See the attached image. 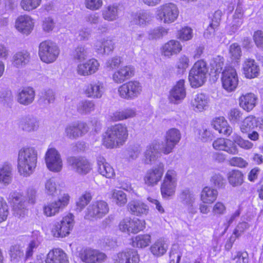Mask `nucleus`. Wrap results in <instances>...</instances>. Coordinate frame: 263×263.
<instances>
[{
	"instance_id": "nucleus-1",
	"label": "nucleus",
	"mask_w": 263,
	"mask_h": 263,
	"mask_svg": "<svg viewBox=\"0 0 263 263\" xmlns=\"http://www.w3.org/2000/svg\"><path fill=\"white\" fill-rule=\"evenodd\" d=\"M37 151L33 147L25 146L18 152L17 170L19 174L25 177L32 175L36 167Z\"/></svg>"
},
{
	"instance_id": "nucleus-2",
	"label": "nucleus",
	"mask_w": 263,
	"mask_h": 263,
	"mask_svg": "<svg viewBox=\"0 0 263 263\" xmlns=\"http://www.w3.org/2000/svg\"><path fill=\"white\" fill-rule=\"evenodd\" d=\"M128 132L125 124L118 123L107 129L103 135L102 143L107 148L122 145L127 139Z\"/></svg>"
},
{
	"instance_id": "nucleus-3",
	"label": "nucleus",
	"mask_w": 263,
	"mask_h": 263,
	"mask_svg": "<svg viewBox=\"0 0 263 263\" xmlns=\"http://www.w3.org/2000/svg\"><path fill=\"white\" fill-rule=\"evenodd\" d=\"M36 193V190L32 188L27 190L26 196L19 192L11 193L9 198L12 203L14 214L19 216L24 215L27 202L31 204L35 203Z\"/></svg>"
},
{
	"instance_id": "nucleus-4",
	"label": "nucleus",
	"mask_w": 263,
	"mask_h": 263,
	"mask_svg": "<svg viewBox=\"0 0 263 263\" xmlns=\"http://www.w3.org/2000/svg\"><path fill=\"white\" fill-rule=\"evenodd\" d=\"M179 10L176 4L166 3L160 5L156 9L157 20L161 23L170 24L175 22L178 17Z\"/></svg>"
},
{
	"instance_id": "nucleus-5",
	"label": "nucleus",
	"mask_w": 263,
	"mask_h": 263,
	"mask_svg": "<svg viewBox=\"0 0 263 263\" xmlns=\"http://www.w3.org/2000/svg\"><path fill=\"white\" fill-rule=\"evenodd\" d=\"M73 225L74 216L69 213L63 217L60 222L53 226L51 231V234L54 237H65L70 234Z\"/></svg>"
},
{
	"instance_id": "nucleus-6",
	"label": "nucleus",
	"mask_w": 263,
	"mask_h": 263,
	"mask_svg": "<svg viewBox=\"0 0 263 263\" xmlns=\"http://www.w3.org/2000/svg\"><path fill=\"white\" fill-rule=\"evenodd\" d=\"M39 55L41 60L45 63L49 64L55 61L59 54V50L55 43L45 41L40 44Z\"/></svg>"
},
{
	"instance_id": "nucleus-7",
	"label": "nucleus",
	"mask_w": 263,
	"mask_h": 263,
	"mask_svg": "<svg viewBox=\"0 0 263 263\" xmlns=\"http://www.w3.org/2000/svg\"><path fill=\"white\" fill-rule=\"evenodd\" d=\"M70 199L68 193H64L57 200L47 203L43 208L44 215L47 217L56 215L68 205Z\"/></svg>"
},
{
	"instance_id": "nucleus-8",
	"label": "nucleus",
	"mask_w": 263,
	"mask_h": 263,
	"mask_svg": "<svg viewBox=\"0 0 263 263\" xmlns=\"http://www.w3.org/2000/svg\"><path fill=\"white\" fill-rule=\"evenodd\" d=\"M142 84L138 81H130L120 86L118 91L119 96L125 99L132 100L137 98L142 92Z\"/></svg>"
},
{
	"instance_id": "nucleus-9",
	"label": "nucleus",
	"mask_w": 263,
	"mask_h": 263,
	"mask_svg": "<svg viewBox=\"0 0 263 263\" xmlns=\"http://www.w3.org/2000/svg\"><path fill=\"white\" fill-rule=\"evenodd\" d=\"M108 203L104 200H97L90 204L86 211L85 218L87 219H101L108 212Z\"/></svg>"
},
{
	"instance_id": "nucleus-10",
	"label": "nucleus",
	"mask_w": 263,
	"mask_h": 263,
	"mask_svg": "<svg viewBox=\"0 0 263 263\" xmlns=\"http://www.w3.org/2000/svg\"><path fill=\"white\" fill-rule=\"evenodd\" d=\"M145 221L138 218L126 217L123 219L119 224V229L122 232L128 234H136L145 228Z\"/></svg>"
},
{
	"instance_id": "nucleus-11",
	"label": "nucleus",
	"mask_w": 263,
	"mask_h": 263,
	"mask_svg": "<svg viewBox=\"0 0 263 263\" xmlns=\"http://www.w3.org/2000/svg\"><path fill=\"white\" fill-rule=\"evenodd\" d=\"M222 72L221 82L223 88L228 92L234 91L238 84V78L233 67H225Z\"/></svg>"
},
{
	"instance_id": "nucleus-12",
	"label": "nucleus",
	"mask_w": 263,
	"mask_h": 263,
	"mask_svg": "<svg viewBox=\"0 0 263 263\" xmlns=\"http://www.w3.org/2000/svg\"><path fill=\"white\" fill-rule=\"evenodd\" d=\"M45 160L48 169L53 172H59L63 167V161L59 152L54 148H49L46 153Z\"/></svg>"
},
{
	"instance_id": "nucleus-13",
	"label": "nucleus",
	"mask_w": 263,
	"mask_h": 263,
	"mask_svg": "<svg viewBox=\"0 0 263 263\" xmlns=\"http://www.w3.org/2000/svg\"><path fill=\"white\" fill-rule=\"evenodd\" d=\"M164 165L159 163L157 166L148 170L143 178L144 184L149 187H153L158 184L164 174Z\"/></svg>"
},
{
	"instance_id": "nucleus-14",
	"label": "nucleus",
	"mask_w": 263,
	"mask_h": 263,
	"mask_svg": "<svg viewBox=\"0 0 263 263\" xmlns=\"http://www.w3.org/2000/svg\"><path fill=\"white\" fill-rule=\"evenodd\" d=\"M181 135L180 130L176 128H172L168 129L165 137L164 144L161 143V151L164 154H168L171 153L181 139Z\"/></svg>"
},
{
	"instance_id": "nucleus-15",
	"label": "nucleus",
	"mask_w": 263,
	"mask_h": 263,
	"mask_svg": "<svg viewBox=\"0 0 263 263\" xmlns=\"http://www.w3.org/2000/svg\"><path fill=\"white\" fill-rule=\"evenodd\" d=\"M79 256L85 263H100L104 261L106 259V255L104 253L89 248L82 249Z\"/></svg>"
},
{
	"instance_id": "nucleus-16",
	"label": "nucleus",
	"mask_w": 263,
	"mask_h": 263,
	"mask_svg": "<svg viewBox=\"0 0 263 263\" xmlns=\"http://www.w3.org/2000/svg\"><path fill=\"white\" fill-rule=\"evenodd\" d=\"M208 69L207 67H193L189 74V80L191 86L198 88L205 83Z\"/></svg>"
},
{
	"instance_id": "nucleus-17",
	"label": "nucleus",
	"mask_w": 263,
	"mask_h": 263,
	"mask_svg": "<svg viewBox=\"0 0 263 263\" xmlns=\"http://www.w3.org/2000/svg\"><path fill=\"white\" fill-rule=\"evenodd\" d=\"M67 162L71 169L80 175H86L92 169V165L88 160L84 158L70 157Z\"/></svg>"
},
{
	"instance_id": "nucleus-18",
	"label": "nucleus",
	"mask_w": 263,
	"mask_h": 263,
	"mask_svg": "<svg viewBox=\"0 0 263 263\" xmlns=\"http://www.w3.org/2000/svg\"><path fill=\"white\" fill-rule=\"evenodd\" d=\"M88 130L87 124L83 122H74L68 124L65 128V136L71 139L82 136Z\"/></svg>"
},
{
	"instance_id": "nucleus-19",
	"label": "nucleus",
	"mask_w": 263,
	"mask_h": 263,
	"mask_svg": "<svg viewBox=\"0 0 263 263\" xmlns=\"http://www.w3.org/2000/svg\"><path fill=\"white\" fill-rule=\"evenodd\" d=\"M112 80L117 84H121L134 75L132 67H116L112 69Z\"/></svg>"
},
{
	"instance_id": "nucleus-20",
	"label": "nucleus",
	"mask_w": 263,
	"mask_h": 263,
	"mask_svg": "<svg viewBox=\"0 0 263 263\" xmlns=\"http://www.w3.org/2000/svg\"><path fill=\"white\" fill-rule=\"evenodd\" d=\"M34 27L33 20L28 15L19 16L15 21V27L20 32L26 34H29Z\"/></svg>"
},
{
	"instance_id": "nucleus-21",
	"label": "nucleus",
	"mask_w": 263,
	"mask_h": 263,
	"mask_svg": "<svg viewBox=\"0 0 263 263\" xmlns=\"http://www.w3.org/2000/svg\"><path fill=\"white\" fill-rule=\"evenodd\" d=\"M210 99L208 95L203 93L196 95L191 102V107L196 112L206 110L209 106Z\"/></svg>"
},
{
	"instance_id": "nucleus-22",
	"label": "nucleus",
	"mask_w": 263,
	"mask_h": 263,
	"mask_svg": "<svg viewBox=\"0 0 263 263\" xmlns=\"http://www.w3.org/2000/svg\"><path fill=\"white\" fill-rule=\"evenodd\" d=\"M105 90L104 84L100 81L92 82L84 90L85 95L89 98L100 99Z\"/></svg>"
},
{
	"instance_id": "nucleus-23",
	"label": "nucleus",
	"mask_w": 263,
	"mask_h": 263,
	"mask_svg": "<svg viewBox=\"0 0 263 263\" xmlns=\"http://www.w3.org/2000/svg\"><path fill=\"white\" fill-rule=\"evenodd\" d=\"M35 98V91L31 87L20 89L16 95V101L20 104L27 106L31 104Z\"/></svg>"
},
{
	"instance_id": "nucleus-24",
	"label": "nucleus",
	"mask_w": 263,
	"mask_h": 263,
	"mask_svg": "<svg viewBox=\"0 0 263 263\" xmlns=\"http://www.w3.org/2000/svg\"><path fill=\"white\" fill-rule=\"evenodd\" d=\"M161 148V143L160 142L154 141L149 144L144 152L143 158L144 163L149 164L156 161L159 151L162 152Z\"/></svg>"
},
{
	"instance_id": "nucleus-25",
	"label": "nucleus",
	"mask_w": 263,
	"mask_h": 263,
	"mask_svg": "<svg viewBox=\"0 0 263 263\" xmlns=\"http://www.w3.org/2000/svg\"><path fill=\"white\" fill-rule=\"evenodd\" d=\"M186 96L184 88V81L180 80L170 91L169 100L172 103L177 104L184 99Z\"/></svg>"
},
{
	"instance_id": "nucleus-26",
	"label": "nucleus",
	"mask_w": 263,
	"mask_h": 263,
	"mask_svg": "<svg viewBox=\"0 0 263 263\" xmlns=\"http://www.w3.org/2000/svg\"><path fill=\"white\" fill-rule=\"evenodd\" d=\"M19 126L24 132L32 133L39 129L40 121L36 117L28 115L21 120Z\"/></svg>"
},
{
	"instance_id": "nucleus-27",
	"label": "nucleus",
	"mask_w": 263,
	"mask_h": 263,
	"mask_svg": "<svg viewBox=\"0 0 263 263\" xmlns=\"http://www.w3.org/2000/svg\"><path fill=\"white\" fill-rule=\"evenodd\" d=\"M127 207L131 214L137 216L146 215L149 212L148 206L140 200L130 201L128 203Z\"/></svg>"
},
{
	"instance_id": "nucleus-28",
	"label": "nucleus",
	"mask_w": 263,
	"mask_h": 263,
	"mask_svg": "<svg viewBox=\"0 0 263 263\" xmlns=\"http://www.w3.org/2000/svg\"><path fill=\"white\" fill-rule=\"evenodd\" d=\"M45 263H68L66 254L60 249H54L47 255Z\"/></svg>"
},
{
	"instance_id": "nucleus-29",
	"label": "nucleus",
	"mask_w": 263,
	"mask_h": 263,
	"mask_svg": "<svg viewBox=\"0 0 263 263\" xmlns=\"http://www.w3.org/2000/svg\"><path fill=\"white\" fill-rule=\"evenodd\" d=\"M133 22L140 26L145 27L153 21V14L147 10H140L132 15Z\"/></svg>"
},
{
	"instance_id": "nucleus-30",
	"label": "nucleus",
	"mask_w": 263,
	"mask_h": 263,
	"mask_svg": "<svg viewBox=\"0 0 263 263\" xmlns=\"http://www.w3.org/2000/svg\"><path fill=\"white\" fill-rule=\"evenodd\" d=\"M182 49L180 42L177 40H172L166 43L162 48L163 55L171 57L178 54Z\"/></svg>"
},
{
	"instance_id": "nucleus-31",
	"label": "nucleus",
	"mask_w": 263,
	"mask_h": 263,
	"mask_svg": "<svg viewBox=\"0 0 263 263\" xmlns=\"http://www.w3.org/2000/svg\"><path fill=\"white\" fill-rule=\"evenodd\" d=\"M139 261L137 252L134 249H128L118 254L115 263H138Z\"/></svg>"
},
{
	"instance_id": "nucleus-32",
	"label": "nucleus",
	"mask_w": 263,
	"mask_h": 263,
	"mask_svg": "<svg viewBox=\"0 0 263 263\" xmlns=\"http://www.w3.org/2000/svg\"><path fill=\"white\" fill-rule=\"evenodd\" d=\"M97 161L98 171L101 175L107 178H111L115 176L114 169L104 157H98Z\"/></svg>"
},
{
	"instance_id": "nucleus-33",
	"label": "nucleus",
	"mask_w": 263,
	"mask_h": 263,
	"mask_svg": "<svg viewBox=\"0 0 263 263\" xmlns=\"http://www.w3.org/2000/svg\"><path fill=\"white\" fill-rule=\"evenodd\" d=\"M259 120L254 116H249L242 121L240 129L243 133H247L255 127L259 126L260 128H263V120H260L261 123L258 124Z\"/></svg>"
},
{
	"instance_id": "nucleus-34",
	"label": "nucleus",
	"mask_w": 263,
	"mask_h": 263,
	"mask_svg": "<svg viewBox=\"0 0 263 263\" xmlns=\"http://www.w3.org/2000/svg\"><path fill=\"white\" fill-rule=\"evenodd\" d=\"M212 125L219 133L226 136H229L232 132V128L223 117L215 118L212 122Z\"/></svg>"
},
{
	"instance_id": "nucleus-35",
	"label": "nucleus",
	"mask_w": 263,
	"mask_h": 263,
	"mask_svg": "<svg viewBox=\"0 0 263 263\" xmlns=\"http://www.w3.org/2000/svg\"><path fill=\"white\" fill-rule=\"evenodd\" d=\"M218 195V191L210 186H205L202 190L200 197L203 203L212 204L217 199Z\"/></svg>"
},
{
	"instance_id": "nucleus-36",
	"label": "nucleus",
	"mask_w": 263,
	"mask_h": 263,
	"mask_svg": "<svg viewBox=\"0 0 263 263\" xmlns=\"http://www.w3.org/2000/svg\"><path fill=\"white\" fill-rule=\"evenodd\" d=\"M120 9L116 4L105 6L102 11L103 18L109 22H113L118 19Z\"/></svg>"
},
{
	"instance_id": "nucleus-37",
	"label": "nucleus",
	"mask_w": 263,
	"mask_h": 263,
	"mask_svg": "<svg viewBox=\"0 0 263 263\" xmlns=\"http://www.w3.org/2000/svg\"><path fill=\"white\" fill-rule=\"evenodd\" d=\"M168 247L166 240L164 238H160L151 246L150 251L153 255L158 257L166 252Z\"/></svg>"
},
{
	"instance_id": "nucleus-38",
	"label": "nucleus",
	"mask_w": 263,
	"mask_h": 263,
	"mask_svg": "<svg viewBox=\"0 0 263 263\" xmlns=\"http://www.w3.org/2000/svg\"><path fill=\"white\" fill-rule=\"evenodd\" d=\"M257 98L253 93H248L242 95L239 98L240 106L244 109L249 111L256 105Z\"/></svg>"
},
{
	"instance_id": "nucleus-39",
	"label": "nucleus",
	"mask_w": 263,
	"mask_h": 263,
	"mask_svg": "<svg viewBox=\"0 0 263 263\" xmlns=\"http://www.w3.org/2000/svg\"><path fill=\"white\" fill-rule=\"evenodd\" d=\"M30 55L26 50L16 52L12 57L13 64L17 66H25L29 64Z\"/></svg>"
},
{
	"instance_id": "nucleus-40",
	"label": "nucleus",
	"mask_w": 263,
	"mask_h": 263,
	"mask_svg": "<svg viewBox=\"0 0 263 263\" xmlns=\"http://www.w3.org/2000/svg\"><path fill=\"white\" fill-rule=\"evenodd\" d=\"M12 167L11 164L5 163L0 166V183L9 184L12 180Z\"/></svg>"
},
{
	"instance_id": "nucleus-41",
	"label": "nucleus",
	"mask_w": 263,
	"mask_h": 263,
	"mask_svg": "<svg viewBox=\"0 0 263 263\" xmlns=\"http://www.w3.org/2000/svg\"><path fill=\"white\" fill-rule=\"evenodd\" d=\"M96 50L99 53L108 54L114 49V43L111 40L104 39L97 41L95 45Z\"/></svg>"
},
{
	"instance_id": "nucleus-42",
	"label": "nucleus",
	"mask_w": 263,
	"mask_h": 263,
	"mask_svg": "<svg viewBox=\"0 0 263 263\" xmlns=\"http://www.w3.org/2000/svg\"><path fill=\"white\" fill-rule=\"evenodd\" d=\"M152 237L150 234H140L132 239V246L134 247L143 249L148 247L151 243Z\"/></svg>"
},
{
	"instance_id": "nucleus-43",
	"label": "nucleus",
	"mask_w": 263,
	"mask_h": 263,
	"mask_svg": "<svg viewBox=\"0 0 263 263\" xmlns=\"http://www.w3.org/2000/svg\"><path fill=\"white\" fill-rule=\"evenodd\" d=\"M177 183L163 180L160 186L162 197L168 198L175 194Z\"/></svg>"
},
{
	"instance_id": "nucleus-44",
	"label": "nucleus",
	"mask_w": 263,
	"mask_h": 263,
	"mask_svg": "<svg viewBox=\"0 0 263 263\" xmlns=\"http://www.w3.org/2000/svg\"><path fill=\"white\" fill-rule=\"evenodd\" d=\"M136 116V109L128 108L121 111L115 112L112 115V118L115 121H120L133 118Z\"/></svg>"
},
{
	"instance_id": "nucleus-45",
	"label": "nucleus",
	"mask_w": 263,
	"mask_h": 263,
	"mask_svg": "<svg viewBox=\"0 0 263 263\" xmlns=\"http://www.w3.org/2000/svg\"><path fill=\"white\" fill-rule=\"evenodd\" d=\"M110 199L118 206L124 205L127 202L126 194L122 190H113L110 192Z\"/></svg>"
},
{
	"instance_id": "nucleus-46",
	"label": "nucleus",
	"mask_w": 263,
	"mask_h": 263,
	"mask_svg": "<svg viewBox=\"0 0 263 263\" xmlns=\"http://www.w3.org/2000/svg\"><path fill=\"white\" fill-rule=\"evenodd\" d=\"M228 180L232 186H238L243 182V175L240 171L233 170L228 174Z\"/></svg>"
},
{
	"instance_id": "nucleus-47",
	"label": "nucleus",
	"mask_w": 263,
	"mask_h": 263,
	"mask_svg": "<svg viewBox=\"0 0 263 263\" xmlns=\"http://www.w3.org/2000/svg\"><path fill=\"white\" fill-rule=\"evenodd\" d=\"M179 199L180 202L183 204L195 203L196 200V196L193 191L185 189L182 190L179 195Z\"/></svg>"
},
{
	"instance_id": "nucleus-48",
	"label": "nucleus",
	"mask_w": 263,
	"mask_h": 263,
	"mask_svg": "<svg viewBox=\"0 0 263 263\" xmlns=\"http://www.w3.org/2000/svg\"><path fill=\"white\" fill-rule=\"evenodd\" d=\"M95 108V103L91 100H82L77 105V110L81 114H88L93 111Z\"/></svg>"
},
{
	"instance_id": "nucleus-49",
	"label": "nucleus",
	"mask_w": 263,
	"mask_h": 263,
	"mask_svg": "<svg viewBox=\"0 0 263 263\" xmlns=\"http://www.w3.org/2000/svg\"><path fill=\"white\" fill-rule=\"evenodd\" d=\"M92 199V195L89 192L82 194L76 202V211H82Z\"/></svg>"
},
{
	"instance_id": "nucleus-50",
	"label": "nucleus",
	"mask_w": 263,
	"mask_h": 263,
	"mask_svg": "<svg viewBox=\"0 0 263 263\" xmlns=\"http://www.w3.org/2000/svg\"><path fill=\"white\" fill-rule=\"evenodd\" d=\"M229 54L232 62L237 63L241 56V49L237 43H233L229 47Z\"/></svg>"
},
{
	"instance_id": "nucleus-51",
	"label": "nucleus",
	"mask_w": 263,
	"mask_h": 263,
	"mask_svg": "<svg viewBox=\"0 0 263 263\" xmlns=\"http://www.w3.org/2000/svg\"><path fill=\"white\" fill-rule=\"evenodd\" d=\"M45 193L49 195L53 196L57 192L58 184L54 178L47 179L45 182Z\"/></svg>"
},
{
	"instance_id": "nucleus-52",
	"label": "nucleus",
	"mask_w": 263,
	"mask_h": 263,
	"mask_svg": "<svg viewBox=\"0 0 263 263\" xmlns=\"http://www.w3.org/2000/svg\"><path fill=\"white\" fill-rule=\"evenodd\" d=\"M73 58L77 62H82L85 60L87 51L84 46H79L73 52Z\"/></svg>"
},
{
	"instance_id": "nucleus-53",
	"label": "nucleus",
	"mask_w": 263,
	"mask_h": 263,
	"mask_svg": "<svg viewBox=\"0 0 263 263\" xmlns=\"http://www.w3.org/2000/svg\"><path fill=\"white\" fill-rule=\"evenodd\" d=\"M41 1L42 0H22L20 5L24 10L30 11L37 8Z\"/></svg>"
},
{
	"instance_id": "nucleus-54",
	"label": "nucleus",
	"mask_w": 263,
	"mask_h": 263,
	"mask_svg": "<svg viewBox=\"0 0 263 263\" xmlns=\"http://www.w3.org/2000/svg\"><path fill=\"white\" fill-rule=\"evenodd\" d=\"M211 183L218 189L224 188L226 181L224 177L219 173L213 174L210 179Z\"/></svg>"
},
{
	"instance_id": "nucleus-55",
	"label": "nucleus",
	"mask_w": 263,
	"mask_h": 263,
	"mask_svg": "<svg viewBox=\"0 0 263 263\" xmlns=\"http://www.w3.org/2000/svg\"><path fill=\"white\" fill-rule=\"evenodd\" d=\"M73 71L80 76H88L98 71L97 67H74Z\"/></svg>"
},
{
	"instance_id": "nucleus-56",
	"label": "nucleus",
	"mask_w": 263,
	"mask_h": 263,
	"mask_svg": "<svg viewBox=\"0 0 263 263\" xmlns=\"http://www.w3.org/2000/svg\"><path fill=\"white\" fill-rule=\"evenodd\" d=\"M178 38L184 41L190 40L193 36V30L189 27L182 28L178 31Z\"/></svg>"
},
{
	"instance_id": "nucleus-57",
	"label": "nucleus",
	"mask_w": 263,
	"mask_h": 263,
	"mask_svg": "<svg viewBox=\"0 0 263 263\" xmlns=\"http://www.w3.org/2000/svg\"><path fill=\"white\" fill-rule=\"evenodd\" d=\"M222 151L231 155H236L238 153V149L234 140L227 139Z\"/></svg>"
},
{
	"instance_id": "nucleus-58",
	"label": "nucleus",
	"mask_w": 263,
	"mask_h": 263,
	"mask_svg": "<svg viewBox=\"0 0 263 263\" xmlns=\"http://www.w3.org/2000/svg\"><path fill=\"white\" fill-rule=\"evenodd\" d=\"M242 113L238 109H231L228 115V118L232 123H237L242 118Z\"/></svg>"
},
{
	"instance_id": "nucleus-59",
	"label": "nucleus",
	"mask_w": 263,
	"mask_h": 263,
	"mask_svg": "<svg viewBox=\"0 0 263 263\" xmlns=\"http://www.w3.org/2000/svg\"><path fill=\"white\" fill-rule=\"evenodd\" d=\"M258 67H243V73L248 79L257 77L259 73Z\"/></svg>"
},
{
	"instance_id": "nucleus-60",
	"label": "nucleus",
	"mask_w": 263,
	"mask_h": 263,
	"mask_svg": "<svg viewBox=\"0 0 263 263\" xmlns=\"http://www.w3.org/2000/svg\"><path fill=\"white\" fill-rule=\"evenodd\" d=\"M226 206L224 203L217 201L214 204L212 212L214 216H220L226 213Z\"/></svg>"
},
{
	"instance_id": "nucleus-61",
	"label": "nucleus",
	"mask_w": 263,
	"mask_h": 263,
	"mask_svg": "<svg viewBox=\"0 0 263 263\" xmlns=\"http://www.w3.org/2000/svg\"><path fill=\"white\" fill-rule=\"evenodd\" d=\"M167 31L163 27H157L149 31V37L151 39H157L166 34Z\"/></svg>"
},
{
	"instance_id": "nucleus-62",
	"label": "nucleus",
	"mask_w": 263,
	"mask_h": 263,
	"mask_svg": "<svg viewBox=\"0 0 263 263\" xmlns=\"http://www.w3.org/2000/svg\"><path fill=\"white\" fill-rule=\"evenodd\" d=\"M234 141L239 147L245 149H250L253 146V144L247 140L242 139L240 136L236 135Z\"/></svg>"
},
{
	"instance_id": "nucleus-63",
	"label": "nucleus",
	"mask_w": 263,
	"mask_h": 263,
	"mask_svg": "<svg viewBox=\"0 0 263 263\" xmlns=\"http://www.w3.org/2000/svg\"><path fill=\"white\" fill-rule=\"evenodd\" d=\"M9 254L11 260H17L23 256V251L21 250L19 246L14 245L10 247Z\"/></svg>"
},
{
	"instance_id": "nucleus-64",
	"label": "nucleus",
	"mask_w": 263,
	"mask_h": 263,
	"mask_svg": "<svg viewBox=\"0 0 263 263\" xmlns=\"http://www.w3.org/2000/svg\"><path fill=\"white\" fill-rule=\"evenodd\" d=\"M9 214L8 206L3 199L0 198V223L5 221Z\"/></svg>"
}]
</instances>
